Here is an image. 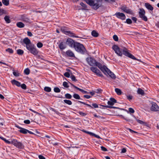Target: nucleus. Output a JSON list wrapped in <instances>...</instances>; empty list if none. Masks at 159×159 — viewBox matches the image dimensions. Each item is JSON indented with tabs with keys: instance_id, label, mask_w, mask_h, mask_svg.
<instances>
[{
	"instance_id": "nucleus-1",
	"label": "nucleus",
	"mask_w": 159,
	"mask_h": 159,
	"mask_svg": "<svg viewBox=\"0 0 159 159\" xmlns=\"http://www.w3.org/2000/svg\"><path fill=\"white\" fill-rule=\"evenodd\" d=\"M112 48L115 52L119 56L122 57L123 54L132 59L143 62L140 60L136 58L134 55L129 53L128 51V50L125 47H123L122 48H120L117 45H114Z\"/></svg>"
},
{
	"instance_id": "nucleus-2",
	"label": "nucleus",
	"mask_w": 159,
	"mask_h": 159,
	"mask_svg": "<svg viewBox=\"0 0 159 159\" xmlns=\"http://www.w3.org/2000/svg\"><path fill=\"white\" fill-rule=\"evenodd\" d=\"M102 0H90V7L94 10H97L102 6Z\"/></svg>"
},
{
	"instance_id": "nucleus-3",
	"label": "nucleus",
	"mask_w": 159,
	"mask_h": 159,
	"mask_svg": "<svg viewBox=\"0 0 159 159\" xmlns=\"http://www.w3.org/2000/svg\"><path fill=\"white\" fill-rule=\"evenodd\" d=\"M74 48L77 52L81 54H84L86 51L84 45L78 42L76 43Z\"/></svg>"
},
{
	"instance_id": "nucleus-4",
	"label": "nucleus",
	"mask_w": 159,
	"mask_h": 159,
	"mask_svg": "<svg viewBox=\"0 0 159 159\" xmlns=\"http://www.w3.org/2000/svg\"><path fill=\"white\" fill-rule=\"evenodd\" d=\"M101 70L105 75L108 74L112 79H115L116 78L115 75L105 65H103V68Z\"/></svg>"
},
{
	"instance_id": "nucleus-5",
	"label": "nucleus",
	"mask_w": 159,
	"mask_h": 159,
	"mask_svg": "<svg viewBox=\"0 0 159 159\" xmlns=\"http://www.w3.org/2000/svg\"><path fill=\"white\" fill-rule=\"evenodd\" d=\"M90 66H97L101 70L103 68V65L97 61L94 58L90 57Z\"/></svg>"
},
{
	"instance_id": "nucleus-6",
	"label": "nucleus",
	"mask_w": 159,
	"mask_h": 159,
	"mask_svg": "<svg viewBox=\"0 0 159 159\" xmlns=\"http://www.w3.org/2000/svg\"><path fill=\"white\" fill-rule=\"evenodd\" d=\"M26 48L30 53L36 56L38 54L39 51L33 44H31L29 46H27Z\"/></svg>"
},
{
	"instance_id": "nucleus-7",
	"label": "nucleus",
	"mask_w": 159,
	"mask_h": 159,
	"mask_svg": "<svg viewBox=\"0 0 159 159\" xmlns=\"http://www.w3.org/2000/svg\"><path fill=\"white\" fill-rule=\"evenodd\" d=\"M90 70L93 72L96 75L101 77H104L100 71L97 67H90Z\"/></svg>"
},
{
	"instance_id": "nucleus-8",
	"label": "nucleus",
	"mask_w": 159,
	"mask_h": 159,
	"mask_svg": "<svg viewBox=\"0 0 159 159\" xmlns=\"http://www.w3.org/2000/svg\"><path fill=\"white\" fill-rule=\"evenodd\" d=\"M15 146L19 148L22 149L24 147L23 145L20 142H18L17 140L15 139L12 140L11 143Z\"/></svg>"
},
{
	"instance_id": "nucleus-9",
	"label": "nucleus",
	"mask_w": 159,
	"mask_h": 159,
	"mask_svg": "<svg viewBox=\"0 0 159 159\" xmlns=\"http://www.w3.org/2000/svg\"><path fill=\"white\" fill-rule=\"evenodd\" d=\"M121 9L125 12L131 15L134 14L133 11L131 9H129L125 5H123L121 6Z\"/></svg>"
},
{
	"instance_id": "nucleus-10",
	"label": "nucleus",
	"mask_w": 159,
	"mask_h": 159,
	"mask_svg": "<svg viewBox=\"0 0 159 159\" xmlns=\"http://www.w3.org/2000/svg\"><path fill=\"white\" fill-rule=\"evenodd\" d=\"M151 104L152 105L150 107V110L152 111L157 112L159 111V107L156 103L152 102Z\"/></svg>"
},
{
	"instance_id": "nucleus-11",
	"label": "nucleus",
	"mask_w": 159,
	"mask_h": 159,
	"mask_svg": "<svg viewBox=\"0 0 159 159\" xmlns=\"http://www.w3.org/2000/svg\"><path fill=\"white\" fill-rule=\"evenodd\" d=\"M72 39L70 38H68L66 40V44L71 48H74L76 43Z\"/></svg>"
},
{
	"instance_id": "nucleus-12",
	"label": "nucleus",
	"mask_w": 159,
	"mask_h": 159,
	"mask_svg": "<svg viewBox=\"0 0 159 159\" xmlns=\"http://www.w3.org/2000/svg\"><path fill=\"white\" fill-rule=\"evenodd\" d=\"M115 15L118 18H120L122 20H124L125 19L126 16L125 15L122 13L120 12H116Z\"/></svg>"
},
{
	"instance_id": "nucleus-13",
	"label": "nucleus",
	"mask_w": 159,
	"mask_h": 159,
	"mask_svg": "<svg viewBox=\"0 0 159 159\" xmlns=\"http://www.w3.org/2000/svg\"><path fill=\"white\" fill-rule=\"evenodd\" d=\"M20 20L25 23L30 22V19L25 15H21L20 17Z\"/></svg>"
},
{
	"instance_id": "nucleus-14",
	"label": "nucleus",
	"mask_w": 159,
	"mask_h": 159,
	"mask_svg": "<svg viewBox=\"0 0 159 159\" xmlns=\"http://www.w3.org/2000/svg\"><path fill=\"white\" fill-rule=\"evenodd\" d=\"M144 6L149 11L150 13H151V11H152L154 8L150 3L148 2L145 3Z\"/></svg>"
},
{
	"instance_id": "nucleus-15",
	"label": "nucleus",
	"mask_w": 159,
	"mask_h": 159,
	"mask_svg": "<svg viewBox=\"0 0 159 159\" xmlns=\"http://www.w3.org/2000/svg\"><path fill=\"white\" fill-rule=\"evenodd\" d=\"M23 42L26 45V47H27V46H29L31 44H33L31 43L30 40L27 37L23 39Z\"/></svg>"
},
{
	"instance_id": "nucleus-16",
	"label": "nucleus",
	"mask_w": 159,
	"mask_h": 159,
	"mask_svg": "<svg viewBox=\"0 0 159 159\" xmlns=\"http://www.w3.org/2000/svg\"><path fill=\"white\" fill-rule=\"evenodd\" d=\"M131 115L134 117V118L136 119V121L139 124H142L145 126H147V123L145 122H144L142 120H139L138 119H137L136 117L133 115Z\"/></svg>"
},
{
	"instance_id": "nucleus-17",
	"label": "nucleus",
	"mask_w": 159,
	"mask_h": 159,
	"mask_svg": "<svg viewBox=\"0 0 159 159\" xmlns=\"http://www.w3.org/2000/svg\"><path fill=\"white\" fill-rule=\"evenodd\" d=\"M122 119L125 120L126 121L128 122L131 123L133 124L134 123V120L130 119L129 118V117H125L122 115H120Z\"/></svg>"
},
{
	"instance_id": "nucleus-18",
	"label": "nucleus",
	"mask_w": 159,
	"mask_h": 159,
	"mask_svg": "<svg viewBox=\"0 0 159 159\" xmlns=\"http://www.w3.org/2000/svg\"><path fill=\"white\" fill-rule=\"evenodd\" d=\"M66 43L61 42L59 45V48L61 50H63L66 47Z\"/></svg>"
},
{
	"instance_id": "nucleus-19",
	"label": "nucleus",
	"mask_w": 159,
	"mask_h": 159,
	"mask_svg": "<svg viewBox=\"0 0 159 159\" xmlns=\"http://www.w3.org/2000/svg\"><path fill=\"white\" fill-rule=\"evenodd\" d=\"M67 55L70 57H75V55L73 52L70 50H68L66 52Z\"/></svg>"
},
{
	"instance_id": "nucleus-20",
	"label": "nucleus",
	"mask_w": 159,
	"mask_h": 159,
	"mask_svg": "<svg viewBox=\"0 0 159 159\" xmlns=\"http://www.w3.org/2000/svg\"><path fill=\"white\" fill-rule=\"evenodd\" d=\"M11 83L13 85H15L18 87H20L21 86L20 83L15 80H12Z\"/></svg>"
},
{
	"instance_id": "nucleus-21",
	"label": "nucleus",
	"mask_w": 159,
	"mask_h": 159,
	"mask_svg": "<svg viewBox=\"0 0 159 159\" xmlns=\"http://www.w3.org/2000/svg\"><path fill=\"white\" fill-rule=\"evenodd\" d=\"M145 11L143 8H142L139 9V17L145 15Z\"/></svg>"
},
{
	"instance_id": "nucleus-22",
	"label": "nucleus",
	"mask_w": 159,
	"mask_h": 159,
	"mask_svg": "<svg viewBox=\"0 0 159 159\" xmlns=\"http://www.w3.org/2000/svg\"><path fill=\"white\" fill-rule=\"evenodd\" d=\"M16 26L19 28H24L25 26V24L21 22H18L16 23Z\"/></svg>"
},
{
	"instance_id": "nucleus-23",
	"label": "nucleus",
	"mask_w": 159,
	"mask_h": 159,
	"mask_svg": "<svg viewBox=\"0 0 159 159\" xmlns=\"http://www.w3.org/2000/svg\"><path fill=\"white\" fill-rule=\"evenodd\" d=\"M91 35L94 37H97L98 36L99 34L96 30H93L91 32Z\"/></svg>"
},
{
	"instance_id": "nucleus-24",
	"label": "nucleus",
	"mask_w": 159,
	"mask_h": 159,
	"mask_svg": "<svg viewBox=\"0 0 159 159\" xmlns=\"http://www.w3.org/2000/svg\"><path fill=\"white\" fill-rule=\"evenodd\" d=\"M19 131L20 133L26 134L27 133L28 130L22 128L21 130H19Z\"/></svg>"
},
{
	"instance_id": "nucleus-25",
	"label": "nucleus",
	"mask_w": 159,
	"mask_h": 159,
	"mask_svg": "<svg viewBox=\"0 0 159 159\" xmlns=\"http://www.w3.org/2000/svg\"><path fill=\"white\" fill-rule=\"evenodd\" d=\"M137 92L138 94L142 95H143L144 94V91L140 88L138 89Z\"/></svg>"
},
{
	"instance_id": "nucleus-26",
	"label": "nucleus",
	"mask_w": 159,
	"mask_h": 159,
	"mask_svg": "<svg viewBox=\"0 0 159 159\" xmlns=\"http://www.w3.org/2000/svg\"><path fill=\"white\" fill-rule=\"evenodd\" d=\"M10 16H6L4 17V20L7 23H10L11 20L10 19Z\"/></svg>"
},
{
	"instance_id": "nucleus-27",
	"label": "nucleus",
	"mask_w": 159,
	"mask_h": 159,
	"mask_svg": "<svg viewBox=\"0 0 159 159\" xmlns=\"http://www.w3.org/2000/svg\"><path fill=\"white\" fill-rule=\"evenodd\" d=\"M67 28L66 27L64 26H62L61 28V30L63 33L66 34L67 31L66 30L67 29Z\"/></svg>"
},
{
	"instance_id": "nucleus-28",
	"label": "nucleus",
	"mask_w": 159,
	"mask_h": 159,
	"mask_svg": "<svg viewBox=\"0 0 159 159\" xmlns=\"http://www.w3.org/2000/svg\"><path fill=\"white\" fill-rule=\"evenodd\" d=\"M66 35H68L70 37H75V34L74 33L71 32L70 31H67V33H66Z\"/></svg>"
},
{
	"instance_id": "nucleus-29",
	"label": "nucleus",
	"mask_w": 159,
	"mask_h": 159,
	"mask_svg": "<svg viewBox=\"0 0 159 159\" xmlns=\"http://www.w3.org/2000/svg\"><path fill=\"white\" fill-rule=\"evenodd\" d=\"M115 91L118 95H120L122 94V92L118 88H115Z\"/></svg>"
},
{
	"instance_id": "nucleus-30",
	"label": "nucleus",
	"mask_w": 159,
	"mask_h": 159,
	"mask_svg": "<svg viewBox=\"0 0 159 159\" xmlns=\"http://www.w3.org/2000/svg\"><path fill=\"white\" fill-rule=\"evenodd\" d=\"M80 5L83 7L82 8V10H88V9H87V5L86 4H84V3H83L82 2H81L80 3Z\"/></svg>"
},
{
	"instance_id": "nucleus-31",
	"label": "nucleus",
	"mask_w": 159,
	"mask_h": 159,
	"mask_svg": "<svg viewBox=\"0 0 159 159\" xmlns=\"http://www.w3.org/2000/svg\"><path fill=\"white\" fill-rule=\"evenodd\" d=\"M0 139L4 141L6 143L8 144H11V143L12 140L11 141H8V140H7L6 139L2 136H0Z\"/></svg>"
},
{
	"instance_id": "nucleus-32",
	"label": "nucleus",
	"mask_w": 159,
	"mask_h": 159,
	"mask_svg": "<svg viewBox=\"0 0 159 159\" xmlns=\"http://www.w3.org/2000/svg\"><path fill=\"white\" fill-rule=\"evenodd\" d=\"M98 107V105L95 103H93L92 104V106H91L90 105V108H97Z\"/></svg>"
},
{
	"instance_id": "nucleus-33",
	"label": "nucleus",
	"mask_w": 159,
	"mask_h": 159,
	"mask_svg": "<svg viewBox=\"0 0 159 159\" xmlns=\"http://www.w3.org/2000/svg\"><path fill=\"white\" fill-rule=\"evenodd\" d=\"M17 53L19 55H22L24 53V51L21 49H18L17 50Z\"/></svg>"
},
{
	"instance_id": "nucleus-34",
	"label": "nucleus",
	"mask_w": 159,
	"mask_h": 159,
	"mask_svg": "<svg viewBox=\"0 0 159 159\" xmlns=\"http://www.w3.org/2000/svg\"><path fill=\"white\" fill-rule=\"evenodd\" d=\"M2 2L3 4L6 6H8L9 3V0H2Z\"/></svg>"
},
{
	"instance_id": "nucleus-35",
	"label": "nucleus",
	"mask_w": 159,
	"mask_h": 159,
	"mask_svg": "<svg viewBox=\"0 0 159 159\" xmlns=\"http://www.w3.org/2000/svg\"><path fill=\"white\" fill-rule=\"evenodd\" d=\"M64 102L69 105H71L72 104V102L70 100L67 99H65L64 100Z\"/></svg>"
},
{
	"instance_id": "nucleus-36",
	"label": "nucleus",
	"mask_w": 159,
	"mask_h": 159,
	"mask_svg": "<svg viewBox=\"0 0 159 159\" xmlns=\"http://www.w3.org/2000/svg\"><path fill=\"white\" fill-rule=\"evenodd\" d=\"M44 90L46 92H50L51 91V89L50 87L46 86L44 88Z\"/></svg>"
},
{
	"instance_id": "nucleus-37",
	"label": "nucleus",
	"mask_w": 159,
	"mask_h": 159,
	"mask_svg": "<svg viewBox=\"0 0 159 159\" xmlns=\"http://www.w3.org/2000/svg\"><path fill=\"white\" fill-rule=\"evenodd\" d=\"M73 97L76 99H80V96L77 94L75 93L73 95Z\"/></svg>"
},
{
	"instance_id": "nucleus-38",
	"label": "nucleus",
	"mask_w": 159,
	"mask_h": 159,
	"mask_svg": "<svg viewBox=\"0 0 159 159\" xmlns=\"http://www.w3.org/2000/svg\"><path fill=\"white\" fill-rule=\"evenodd\" d=\"M24 73L26 75H28L30 73V70L28 68H26L24 70Z\"/></svg>"
},
{
	"instance_id": "nucleus-39",
	"label": "nucleus",
	"mask_w": 159,
	"mask_h": 159,
	"mask_svg": "<svg viewBox=\"0 0 159 159\" xmlns=\"http://www.w3.org/2000/svg\"><path fill=\"white\" fill-rule=\"evenodd\" d=\"M65 98L68 99H71L72 98V96L69 93H67L65 94Z\"/></svg>"
},
{
	"instance_id": "nucleus-40",
	"label": "nucleus",
	"mask_w": 159,
	"mask_h": 159,
	"mask_svg": "<svg viewBox=\"0 0 159 159\" xmlns=\"http://www.w3.org/2000/svg\"><path fill=\"white\" fill-rule=\"evenodd\" d=\"M90 135H91L92 136H94L96 138H97L98 139H101V138L100 137L97 135H96V134L92 133V132H90Z\"/></svg>"
},
{
	"instance_id": "nucleus-41",
	"label": "nucleus",
	"mask_w": 159,
	"mask_h": 159,
	"mask_svg": "<svg viewBox=\"0 0 159 159\" xmlns=\"http://www.w3.org/2000/svg\"><path fill=\"white\" fill-rule=\"evenodd\" d=\"M128 113H129V112L131 113H133L134 112V109L131 107H130L129 108L128 111H127Z\"/></svg>"
},
{
	"instance_id": "nucleus-42",
	"label": "nucleus",
	"mask_w": 159,
	"mask_h": 159,
	"mask_svg": "<svg viewBox=\"0 0 159 159\" xmlns=\"http://www.w3.org/2000/svg\"><path fill=\"white\" fill-rule=\"evenodd\" d=\"M128 24H131L132 23V21L131 19L129 18L126 19V21L125 22Z\"/></svg>"
},
{
	"instance_id": "nucleus-43",
	"label": "nucleus",
	"mask_w": 159,
	"mask_h": 159,
	"mask_svg": "<svg viewBox=\"0 0 159 159\" xmlns=\"http://www.w3.org/2000/svg\"><path fill=\"white\" fill-rule=\"evenodd\" d=\"M50 110L52 111H53L56 114L58 115H60V114L62 115V114L59 112L58 111H57L56 110H55L54 108H51Z\"/></svg>"
},
{
	"instance_id": "nucleus-44",
	"label": "nucleus",
	"mask_w": 159,
	"mask_h": 159,
	"mask_svg": "<svg viewBox=\"0 0 159 159\" xmlns=\"http://www.w3.org/2000/svg\"><path fill=\"white\" fill-rule=\"evenodd\" d=\"M140 18H142V20L145 21H147L148 20V18L147 16L144 15L141 16L139 17Z\"/></svg>"
},
{
	"instance_id": "nucleus-45",
	"label": "nucleus",
	"mask_w": 159,
	"mask_h": 159,
	"mask_svg": "<svg viewBox=\"0 0 159 159\" xmlns=\"http://www.w3.org/2000/svg\"><path fill=\"white\" fill-rule=\"evenodd\" d=\"M6 51L11 54H12L13 52V50L12 49L10 48H8L6 49Z\"/></svg>"
},
{
	"instance_id": "nucleus-46",
	"label": "nucleus",
	"mask_w": 159,
	"mask_h": 159,
	"mask_svg": "<svg viewBox=\"0 0 159 159\" xmlns=\"http://www.w3.org/2000/svg\"><path fill=\"white\" fill-rule=\"evenodd\" d=\"M54 91L56 93H59L61 91L60 89L58 87H55L54 89Z\"/></svg>"
},
{
	"instance_id": "nucleus-47",
	"label": "nucleus",
	"mask_w": 159,
	"mask_h": 159,
	"mask_svg": "<svg viewBox=\"0 0 159 159\" xmlns=\"http://www.w3.org/2000/svg\"><path fill=\"white\" fill-rule=\"evenodd\" d=\"M37 46L38 48H40L43 47V44L41 42H39L37 43Z\"/></svg>"
},
{
	"instance_id": "nucleus-48",
	"label": "nucleus",
	"mask_w": 159,
	"mask_h": 159,
	"mask_svg": "<svg viewBox=\"0 0 159 159\" xmlns=\"http://www.w3.org/2000/svg\"><path fill=\"white\" fill-rule=\"evenodd\" d=\"M5 14H6V11L3 9H0V16Z\"/></svg>"
},
{
	"instance_id": "nucleus-49",
	"label": "nucleus",
	"mask_w": 159,
	"mask_h": 159,
	"mask_svg": "<svg viewBox=\"0 0 159 159\" xmlns=\"http://www.w3.org/2000/svg\"><path fill=\"white\" fill-rule=\"evenodd\" d=\"M70 78H71L72 80L73 81L76 82L77 81V80L75 78V76L73 75H71Z\"/></svg>"
},
{
	"instance_id": "nucleus-50",
	"label": "nucleus",
	"mask_w": 159,
	"mask_h": 159,
	"mask_svg": "<svg viewBox=\"0 0 159 159\" xmlns=\"http://www.w3.org/2000/svg\"><path fill=\"white\" fill-rule=\"evenodd\" d=\"M110 100L114 104V103L117 102V101L114 98H110Z\"/></svg>"
},
{
	"instance_id": "nucleus-51",
	"label": "nucleus",
	"mask_w": 159,
	"mask_h": 159,
	"mask_svg": "<svg viewBox=\"0 0 159 159\" xmlns=\"http://www.w3.org/2000/svg\"><path fill=\"white\" fill-rule=\"evenodd\" d=\"M77 90H78L79 91H80L82 93H83L84 94L87 93H88V92H87L86 91L84 90L81 89L79 88H78Z\"/></svg>"
},
{
	"instance_id": "nucleus-52",
	"label": "nucleus",
	"mask_w": 159,
	"mask_h": 159,
	"mask_svg": "<svg viewBox=\"0 0 159 159\" xmlns=\"http://www.w3.org/2000/svg\"><path fill=\"white\" fill-rule=\"evenodd\" d=\"M113 38L115 41H118V38L117 35H114L113 36Z\"/></svg>"
},
{
	"instance_id": "nucleus-53",
	"label": "nucleus",
	"mask_w": 159,
	"mask_h": 159,
	"mask_svg": "<svg viewBox=\"0 0 159 159\" xmlns=\"http://www.w3.org/2000/svg\"><path fill=\"white\" fill-rule=\"evenodd\" d=\"M13 74L16 77H18L19 76H20V74L18 72H16L15 71H13Z\"/></svg>"
},
{
	"instance_id": "nucleus-54",
	"label": "nucleus",
	"mask_w": 159,
	"mask_h": 159,
	"mask_svg": "<svg viewBox=\"0 0 159 159\" xmlns=\"http://www.w3.org/2000/svg\"><path fill=\"white\" fill-rule=\"evenodd\" d=\"M63 85L66 88H68L69 87V86L68 85V83L64 81L63 83Z\"/></svg>"
},
{
	"instance_id": "nucleus-55",
	"label": "nucleus",
	"mask_w": 159,
	"mask_h": 159,
	"mask_svg": "<svg viewBox=\"0 0 159 159\" xmlns=\"http://www.w3.org/2000/svg\"><path fill=\"white\" fill-rule=\"evenodd\" d=\"M94 116L95 117H97V118H98L99 119H105V117H103V116H98L96 114H94Z\"/></svg>"
},
{
	"instance_id": "nucleus-56",
	"label": "nucleus",
	"mask_w": 159,
	"mask_h": 159,
	"mask_svg": "<svg viewBox=\"0 0 159 159\" xmlns=\"http://www.w3.org/2000/svg\"><path fill=\"white\" fill-rule=\"evenodd\" d=\"M131 19L133 21L134 23H137V19L136 17H132L131 18Z\"/></svg>"
},
{
	"instance_id": "nucleus-57",
	"label": "nucleus",
	"mask_w": 159,
	"mask_h": 159,
	"mask_svg": "<svg viewBox=\"0 0 159 159\" xmlns=\"http://www.w3.org/2000/svg\"><path fill=\"white\" fill-rule=\"evenodd\" d=\"M20 87H21L23 89H26V86L25 84H21Z\"/></svg>"
},
{
	"instance_id": "nucleus-58",
	"label": "nucleus",
	"mask_w": 159,
	"mask_h": 159,
	"mask_svg": "<svg viewBox=\"0 0 159 159\" xmlns=\"http://www.w3.org/2000/svg\"><path fill=\"white\" fill-rule=\"evenodd\" d=\"M64 75L67 78H69L70 77V74L68 72H66L64 74Z\"/></svg>"
},
{
	"instance_id": "nucleus-59",
	"label": "nucleus",
	"mask_w": 159,
	"mask_h": 159,
	"mask_svg": "<svg viewBox=\"0 0 159 159\" xmlns=\"http://www.w3.org/2000/svg\"><path fill=\"white\" fill-rule=\"evenodd\" d=\"M102 90L101 89H98L95 90V92L97 93H102Z\"/></svg>"
},
{
	"instance_id": "nucleus-60",
	"label": "nucleus",
	"mask_w": 159,
	"mask_h": 159,
	"mask_svg": "<svg viewBox=\"0 0 159 159\" xmlns=\"http://www.w3.org/2000/svg\"><path fill=\"white\" fill-rule=\"evenodd\" d=\"M126 97L129 100H130L133 98V96L131 95H127Z\"/></svg>"
},
{
	"instance_id": "nucleus-61",
	"label": "nucleus",
	"mask_w": 159,
	"mask_h": 159,
	"mask_svg": "<svg viewBox=\"0 0 159 159\" xmlns=\"http://www.w3.org/2000/svg\"><path fill=\"white\" fill-rule=\"evenodd\" d=\"M80 115L82 116H85L86 115V114L82 111H80L78 112Z\"/></svg>"
},
{
	"instance_id": "nucleus-62",
	"label": "nucleus",
	"mask_w": 159,
	"mask_h": 159,
	"mask_svg": "<svg viewBox=\"0 0 159 159\" xmlns=\"http://www.w3.org/2000/svg\"><path fill=\"white\" fill-rule=\"evenodd\" d=\"M24 123L26 124H29L30 123V122L29 120H24Z\"/></svg>"
},
{
	"instance_id": "nucleus-63",
	"label": "nucleus",
	"mask_w": 159,
	"mask_h": 159,
	"mask_svg": "<svg viewBox=\"0 0 159 159\" xmlns=\"http://www.w3.org/2000/svg\"><path fill=\"white\" fill-rule=\"evenodd\" d=\"M101 150L103 151L106 152L107 151V149L103 146H101Z\"/></svg>"
},
{
	"instance_id": "nucleus-64",
	"label": "nucleus",
	"mask_w": 159,
	"mask_h": 159,
	"mask_svg": "<svg viewBox=\"0 0 159 159\" xmlns=\"http://www.w3.org/2000/svg\"><path fill=\"white\" fill-rule=\"evenodd\" d=\"M27 34L28 36L31 37L33 36V34L31 32L29 31L27 32Z\"/></svg>"
}]
</instances>
